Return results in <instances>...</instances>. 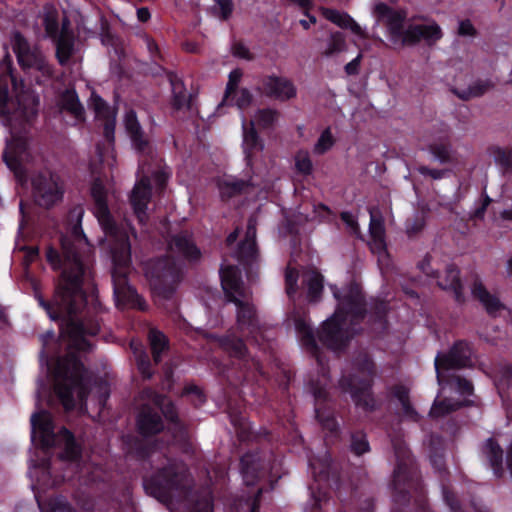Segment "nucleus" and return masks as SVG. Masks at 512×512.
I'll return each instance as SVG.
<instances>
[{
  "mask_svg": "<svg viewBox=\"0 0 512 512\" xmlns=\"http://www.w3.org/2000/svg\"><path fill=\"white\" fill-rule=\"evenodd\" d=\"M43 24L47 35L51 39L54 40L60 35L58 19L55 16L51 14L46 15Z\"/></svg>",
  "mask_w": 512,
  "mask_h": 512,
  "instance_id": "0e129e2a",
  "label": "nucleus"
},
{
  "mask_svg": "<svg viewBox=\"0 0 512 512\" xmlns=\"http://www.w3.org/2000/svg\"><path fill=\"white\" fill-rule=\"evenodd\" d=\"M145 275L153 292L170 300L183 277L182 267L171 255L150 259L145 265Z\"/></svg>",
  "mask_w": 512,
  "mask_h": 512,
  "instance_id": "9d476101",
  "label": "nucleus"
},
{
  "mask_svg": "<svg viewBox=\"0 0 512 512\" xmlns=\"http://www.w3.org/2000/svg\"><path fill=\"white\" fill-rule=\"evenodd\" d=\"M219 274L221 286L228 302H231L233 297L244 296L243 281L240 271L236 266H223L221 267Z\"/></svg>",
  "mask_w": 512,
  "mask_h": 512,
  "instance_id": "a878e982",
  "label": "nucleus"
},
{
  "mask_svg": "<svg viewBox=\"0 0 512 512\" xmlns=\"http://www.w3.org/2000/svg\"><path fill=\"white\" fill-rule=\"evenodd\" d=\"M293 4L298 5L302 10L303 14L308 17L309 20H300V25L305 29L308 30L310 28V24H315L317 19L313 14H310V10L313 7V3L311 0H289Z\"/></svg>",
  "mask_w": 512,
  "mask_h": 512,
  "instance_id": "6e6d98bb",
  "label": "nucleus"
},
{
  "mask_svg": "<svg viewBox=\"0 0 512 512\" xmlns=\"http://www.w3.org/2000/svg\"><path fill=\"white\" fill-rule=\"evenodd\" d=\"M136 365L144 380H149L152 378L154 371L152 369L150 358L146 352L143 351L137 356Z\"/></svg>",
  "mask_w": 512,
  "mask_h": 512,
  "instance_id": "864d4df0",
  "label": "nucleus"
},
{
  "mask_svg": "<svg viewBox=\"0 0 512 512\" xmlns=\"http://www.w3.org/2000/svg\"><path fill=\"white\" fill-rule=\"evenodd\" d=\"M231 303L237 307L238 330L246 335L247 341L263 352L272 350L276 337L275 328L260 323L256 307L252 303L239 297H233Z\"/></svg>",
  "mask_w": 512,
  "mask_h": 512,
  "instance_id": "9b49d317",
  "label": "nucleus"
},
{
  "mask_svg": "<svg viewBox=\"0 0 512 512\" xmlns=\"http://www.w3.org/2000/svg\"><path fill=\"white\" fill-rule=\"evenodd\" d=\"M427 151L433 156L434 160L441 164H451L455 162V150L449 137H443L433 141L427 146Z\"/></svg>",
  "mask_w": 512,
  "mask_h": 512,
  "instance_id": "f704fd0d",
  "label": "nucleus"
},
{
  "mask_svg": "<svg viewBox=\"0 0 512 512\" xmlns=\"http://www.w3.org/2000/svg\"><path fill=\"white\" fill-rule=\"evenodd\" d=\"M165 430L159 411L149 404H143L136 416V431L143 438H152Z\"/></svg>",
  "mask_w": 512,
  "mask_h": 512,
  "instance_id": "a211bd4d",
  "label": "nucleus"
},
{
  "mask_svg": "<svg viewBox=\"0 0 512 512\" xmlns=\"http://www.w3.org/2000/svg\"><path fill=\"white\" fill-rule=\"evenodd\" d=\"M240 470L247 485L254 484L264 472L257 453L247 452L240 458Z\"/></svg>",
  "mask_w": 512,
  "mask_h": 512,
  "instance_id": "473e14b6",
  "label": "nucleus"
},
{
  "mask_svg": "<svg viewBox=\"0 0 512 512\" xmlns=\"http://www.w3.org/2000/svg\"><path fill=\"white\" fill-rule=\"evenodd\" d=\"M235 101V105L239 109H245L249 107L253 101V95L247 88H242L240 90H236V93L233 94L227 103Z\"/></svg>",
  "mask_w": 512,
  "mask_h": 512,
  "instance_id": "4d7b16f0",
  "label": "nucleus"
},
{
  "mask_svg": "<svg viewBox=\"0 0 512 512\" xmlns=\"http://www.w3.org/2000/svg\"><path fill=\"white\" fill-rule=\"evenodd\" d=\"M168 249L177 253L191 264L199 262L202 257L201 250L197 247L193 239L185 233H178L171 236L168 242Z\"/></svg>",
  "mask_w": 512,
  "mask_h": 512,
  "instance_id": "5701e85b",
  "label": "nucleus"
},
{
  "mask_svg": "<svg viewBox=\"0 0 512 512\" xmlns=\"http://www.w3.org/2000/svg\"><path fill=\"white\" fill-rule=\"evenodd\" d=\"M47 512H76V510L68 502L54 499L50 502V509Z\"/></svg>",
  "mask_w": 512,
  "mask_h": 512,
  "instance_id": "774afa93",
  "label": "nucleus"
},
{
  "mask_svg": "<svg viewBox=\"0 0 512 512\" xmlns=\"http://www.w3.org/2000/svg\"><path fill=\"white\" fill-rule=\"evenodd\" d=\"M295 167H296V170L302 174V175H310L312 173V170H313V165H312V161L311 159L309 158L308 155H304V156H296L295 158Z\"/></svg>",
  "mask_w": 512,
  "mask_h": 512,
  "instance_id": "69168bd1",
  "label": "nucleus"
},
{
  "mask_svg": "<svg viewBox=\"0 0 512 512\" xmlns=\"http://www.w3.org/2000/svg\"><path fill=\"white\" fill-rule=\"evenodd\" d=\"M90 194L94 202V214L105 235L110 239L113 263L111 278L116 306L120 309L146 311L148 309L146 300L128 282L132 263L128 232L112 216L108 206L107 190L100 179L92 182Z\"/></svg>",
  "mask_w": 512,
  "mask_h": 512,
  "instance_id": "f03ea898",
  "label": "nucleus"
},
{
  "mask_svg": "<svg viewBox=\"0 0 512 512\" xmlns=\"http://www.w3.org/2000/svg\"><path fill=\"white\" fill-rule=\"evenodd\" d=\"M264 149L263 140L259 137L254 127V122H250V127L243 125V150L247 166L252 167L255 154Z\"/></svg>",
  "mask_w": 512,
  "mask_h": 512,
  "instance_id": "7c9ffc66",
  "label": "nucleus"
},
{
  "mask_svg": "<svg viewBox=\"0 0 512 512\" xmlns=\"http://www.w3.org/2000/svg\"><path fill=\"white\" fill-rule=\"evenodd\" d=\"M295 329L300 336L302 345L312 354L313 357L320 363V347L317 344L314 331L309 322L303 317L295 319Z\"/></svg>",
  "mask_w": 512,
  "mask_h": 512,
  "instance_id": "2f4dec72",
  "label": "nucleus"
},
{
  "mask_svg": "<svg viewBox=\"0 0 512 512\" xmlns=\"http://www.w3.org/2000/svg\"><path fill=\"white\" fill-rule=\"evenodd\" d=\"M420 29V25H411L407 29L403 28L399 41H401L404 46H414L418 44L423 37Z\"/></svg>",
  "mask_w": 512,
  "mask_h": 512,
  "instance_id": "3c124183",
  "label": "nucleus"
},
{
  "mask_svg": "<svg viewBox=\"0 0 512 512\" xmlns=\"http://www.w3.org/2000/svg\"><path fill=\"white\" fill-rule=\"evenodd\" d=\"M423 34L422 39L426 40L429 44L439 41L443 37V32L437 23L430 25H420Z\"/></svg>",
  "mask_w": 512,
  "mask_h": 512,
  "instance_id": "13d9d810",
  "label": "nucleus"
},
{
  "mask_svg": "<svg viewBox=\"0 0 512 512\" xmlns=\"http://www.w3.org/2000/svg\"><path fill=\"white\" fill-rule=\"evenodd\" d=\"M350 451L356 455L361 456L370 451V444L367 434L363 430L352 431L350 434Z\"/></svg>",
  "mask_w": 512,
  "mask_h": 512,
  "instance_id": "c03bdc74",
  "label": "nucleus"
},
{
  "mask_svg": "<svg viewBox=\"0 0 512 512\" xmlns=\"http://www.w3.org/2000/svg\"><path fill=\"white\" fill-rule=\"evenodd\" d=\"M494 87V83L491 80H477L472 83L466 91L458 94L462 100H469L470 98H476L483 96L487 91Z\"/></svg>",
  "mask_w": 512,
  "mask_h": 512,
  "instance_id": "a18cd8bd",
  "label": "nucleus"
},
{
  "mask_svg": "<svg viewBox=\"0 0 512 512\" xmlns=\"http://www.w3.org/2000/svg\"><path fill=\"white\" fill-rule=\"evenodd\" d=\"M472 355V344L466 340H457L447 352H438L434 361L438 383L449 385L463 396L472 395L474 386L470 380L459 375L446 374L451 370L472 367Z\"/></svg>",
  "mask_w": 512,
  "mask_h": 512,
  "instance_id": "423d86ee",
  "label": "nucleus"
},
{
  "mask_svg": "<svg viewBox=\"0 0 512 512\" xmlns=\"http://www.w3.org/2000/svg\"><path fill=\"white\" fill-rule=\"evenodd\" d=\"M152 184L148 176L143 175L139 178L129 194V203L133 209L134 215L141 225L148 222V204L152 199Z\"/></svg>",
  "mask_w": 512,
  "mask_h": 512,
  "instance_id": "dca6fc26",
  "label": "nucleus"
},
{
  "mask_svg": "<svg viewBox=\"0 0 512 512\" xmlns=\"http://www.w3.org/2000/svg\"><path fill=\"white\" fill-rule=\"evenodd\" d=\"M325 18L342 29H350L353 33L360 35L362 30L356 21L346 12L327 8L323 12Z\"/></svg>",
  "mask_w": 512,
  "mask_h": 512,
  "instance_id": "79ce46f5",
  "label": "nucleus"
},
{
  "mask_svg": "<svg viewBox=\"0 0 512 512\" xmlns=\"http://www.w3.org/2000/svg\"><path fill=\"white\" fill-rule=\"evenodd\" d=\"M429 458L432 467L439 475L444 502L449 507L451 512H465V510L460 505V502L458 501L455 493L447 485V482L449 481V471L446 466L443 450L432 448L430 450Z\"/></svg>",
  "mask_w": 512,
  "mask_h": 512,
  "instance_id": "4468645a",
  "label": "nucleus"
},
{
  "mask_svg": "<svg viewBox=\"0 0 512 512\" xmlns=\"http://www.w3.org/2000/svg\"><path fill=\"white\" fill-rule=\"evenodd\" d=\"M369 233L376 246L385 249V227L382 219H376L374 216H371Z\"/></svg>",
  "mask_w": 512,
  "mask_h": 512,
  "instance_id": "49530a36",
  "label": "nucleus"
},
{
  "mask_svg": "<svg viewBox=\"0 0 512 512\" xmlns=\"http://www.w3.org/2000/svg\"><path fill=\"white\" fill-rule=\"evenodd\" d=\"M391 444L396 458L391 512H432L419 468L406 442L397 435L391 438Z\"/></svg>",
  "mask_w": 512,
  "mask_h": 512,
  "instance_id": "20e7f679",
  "label": "nucleus"
},
{
  "mask_svg": "<svg viewBox=\"0 0 512 512\" xmlns=\"http://www.w3.org/2000/svg\"><path fill=\"white\" fill-rule=\"evenodd\" d=\"M355 366L363 376L343 375L339 380V386L344 392L350 393L357 407L365 412H374L381 407V403L372 392L375 363L369 355L363 354L355 359Z\"/></svg>",
  "mask_w": 512,
  "mask_h": 512,
  "instance_id": "0eeeda50",
  "label": "nucleus"
},
{
  "mask_svg": "<svg viewBox=\"0 0 512 512\" xmlns=\"http://www.w3.org/2000/svg\"><path fill=\"white\" fill-rule=\"evenodd\" d=\"M259 90L264 96L281 102L289 101L297 95V89L290 79L275 74L263 76Z\"/></svg>",
  "mask_w": 512,
  "mask_h": 512,
  "instance_id": "2eb2a0df",
  "label": "nucleus"
},
{
  "mask_svg": "<svg viewBox=\"0 0 512 512\" xmlns=\"http://www.w3.org/2000/svg\"><path fill=\"white\" fill-rule=\"evenodd\" d=\"M472 405V401L470 400H452L449 398H445L443 400L437 401L435 400L430 411L429 416L431 418H440L445 415L450 414L451 412L457 411L462 407H468Z\"/></svg>",
  "mask_w": 512,
  "mask_h": 512,
  "instance_id": "a19ab883",
  "label": "nucleus"
},
{
  "mask_svg": "<svg viewBox=\"0 0 512 512\" xmlns=\"http://www.w3.org/2000/svg\"><path fill=\"white\" fill-rule=\"evenodd\" d=\"M471 294L474 299L481 303L490 316H495L499 311L505 308L500 299L496 295L491 294L480 279H476L473 282Z\"/></svg>",
  "mask_w": 512,
  "mask_h": 512,
  "instance_id": "c85d7f7f",
  "label": "nucleus"
},
{
  "mask_svg": "<svg viewBox=\"0 0 512 512\" xmlns=\"http://www.w3.org/2000/svg\"><path fill=\"white\" fill-rule=\"evenodd\" d=\"M338 306L334 314L323 322L318 331V339L326 348L340 352L345 350L354 336L352 329L345 327L350 320L352 325L361 323L367 314L365 297L361 287L350 282L343 290L330 285Z\"/></svg>",
  "mask_w": 512,
  "mask_h": 512,
  "instance_id": "7ed1b4c3",
  "label": "nucleus"
},
{
  "mask_svg": "<svg viewBox=\"0 0 512 512\" xmlns=\"http://www.w3.org/2000/svg\"><path fill=\"white\" fill-rule=\"evenodd\" d=\"M38 101L34 102L32 107H24L20 102L19 106V114L24 123L30 124L36 118L38 110H37Z\"/></svg>",
  "mask_w": 512,
  "mask_h": 512,
  "instance_id": "338daca9",
  "label": "nucleus"
},
{
  "mask_svg": "<svg viewBox=\"0 0 512 512\" xmlns=\"http://www.w3.org/2000/svg\"><path fill=\"white\" fill-rule=\"evenodd\" d=\"M157 460L159 466L142 478L145 493L162 503L170 502L174 496H188L193 478L187 465L165 454H159Z\"/></svg>",
  "mask_w": 512,
  "mask_h": 512,
  "instance_id": "39448f33",
  "label": "nucleus"
},
{
  "mask_svg": "<svg viewBox=\"0 0 512 512\" xmlns=\"http://www.w3.org/2000/svg\"><path fill=\"white\" fill-rule=\"evenodd\" d=\"M298 271L295 268L287 267L285 271V289L287 295L292 298L298 289Z\"/></svg>",
  "mask_w": 512,
  "mask_h": 512,
  "instance_id": "bf43d9fd",
  "label": "nucleus"
},
{
  "mask_svg": "<svg viewBox=\"0 0 512 512\" xmlns=\"http://www.w3.org/2000/svg\"><path fill=\"white\" fill-rule=\"evenodd\" d=\"M32 195L35 204L49 209L63 198V189L53 174L38 172L31 179Z\"/></svg>",
  "mask_w": 512,
  "mask_h": 512,
  "instance_id": "ddd939ff",
  "label": "nucleus"
},
{
  "mask_svg": "<svg viewBox=\"0 0 512 512\" xmlns=\"http://www.w3.org/2000/svg\"><path fill=\"white\" fill-rule=\"evenodd\" d=\"M495 163L501 168L504 174L512 171V150L495 147L493 149Z\"/></svg>",
  "mask_w": 512,
  "mask_h": 512,
  "instance_id": "8fccbe9b",
  "label": "nucleus"
},
{
  "mask_svg": "<svg viewBox=\"0 0 512 512\" xmlns=\"http://www.w3.org/2000/svg\"><path fill=\"white\" fill-rule=\"evenodd\" d=\"M346 46L345 39L340 33H334L328 43V47L324 52L325 56H332L335 53L341 52Z\"/></svg>",
  "mask_w": 512,
  "mask_h": 512,
  "instance_id": "e2e57ef3",
  "label": "nucleus"
},
{
  "mask_svg": "<svg viewBox=\"0 0 512 512\" xmlns=\"http://www.w3.org/2000/svg\"><path fill=\"white\" fill-rule=\"evenodd\" d=\"M496 386L498 389L512 388V364H506L499 368Z\"/></svg>",
  "mask_w": 512,
  "mask_h": 512,
  "instance_id": "052dcab7",
  "label": "nucleus"
},
{
  "mask_svg": "<svg viewBox=\"0 0 512 512\" xmlns=\"http://www.w3.org/2000/svg\"><path fill=\"white\" fill-rule=\"evenodd\" d=\"M56 42V58L61 66H65L74 52V35L64 26L60 35L54 39Z\"/></svg>",
  "mask_w": 512,
  "mask_h": 512,
  "instance_id": "e433bc0d",
  "label": "nucleus"
},
{
  "mask_svg": "<svg viewBox=\"0 0 512 512\" xmlns=\"http://www.w3.org/2000/svg\"><path fill=\"white\" fill-rule=\"evenodd\" d=\"M124 126L128 134L131 144L137 153L148 155L151 153V143L145 136V133L138 121L137 114L134 110H129L125 114Z\"/></svg>",
  "mask_w": 512,
  "mask_h": 512,
  "instance_id": "4be33fe9",
  "label": "nucleus"
},
{
  "mask_svg": "<svg viewBox=\"0 0 512 512\" xmlns=\"http://www.w3.org/2000/svg\"><path fill=\"white\" fill-rule=\"evenodd\" d=\"M324 278L320 272L315 269L308 270L302 275V285L307 290V299L309 302L320 300L324 288Z\"/></svg>",
  "mask_w": 512,
  "mask_h": 512,
  "instance_id": "c9c22d12",
  "label": "nucleus"
},
{
  "mask_svg": "<svg viewBox=\"0 0 512 512\" xmlns=\"http://www.w3.org/2000/svg\"><path fill=\"white\" fill-rule=\"evenodd\" d=\"M217 342L230 358L231 367L227 372L231 373L235 381H252L258 376H264L261 362L250 356L242 338L234 333H227L217 337Z\"/></svg>",
  "mask_w": 512,
  "mask_h": 512,
  "instance_id": "1a4fd4ad",
  "label": "nucleus"
},
{
  "mask_svg": "<svg viewBox=\"0 0 512 512\" xmlns=\"http://www.w3.org/2000/svg\"><path fill=\"white\" fill-rule=\"evenodd\" d=\"M217 7L214 8V13L223 21H227L234 10L232 0H214Z\"/></svg>",
  "mask_w": 512,
  "mask_h": 512,
  "instance_id": "680f3d73",
  "label": "nucleus"
},
{
  "mask_svg": "<svg viewBox=\"0 0 512 512\" xmlns=\"http://www.w3.org/2000/svg\"><path fill=\"white\" fill-rule=\"evenodd\" d=\"M480 452L491 468L493 475L497 479H502L505 476L504 451L498 441L494 437L486 439L481 444Z\"/></svg>",
  "mask_w": 512,
  "mask_h": 512,
  "instance_id": "393cba45",
  "label": "nucleus"
},
{
  "mask_svg": "<svg viewBox=\"0 0 512 512\" xmlns=\"http://www.w3.org/2000/svg\"><path fill=\"white\" fill-rule=\"evenodd\" d=\"M335 144V138L332 135L330 127L324 129L318 138L315 146L314 152L316 154L322 155L329 151Z\"/></svg>",
  "mask_w": 512,
  "mask_h": 512,
  "instance_id": "603ef678",
  "label": "nucleus"
},
{
  "mask_svg": "<svg viewBox=\"0 0 512 512\" xmlns=\"http://www.w3.org/2000/svg\"><path fill=\"white\" fill-rule=\"evenodd\" d=\"M471 294L474 299L481 303L490 316H495L499 311L505 308L500 299L496 295L491 294L480 279H476L473 282Z\"/></svg>",
  "mask_w": 512,
  "mask_h": 512,
  "instance_id": "cd10ccee",
  "label": "nucleus"
},
{
  "mask_svg": "<svg viewBox=\"0 0 512 512\" xmlns=\"http://www.w3.org/2000/svg\"><path fill=\"white\" fill-rule=\"evenodd\" d=\"M315 399V417L324 430L331 434H338L339 424L335 416V410L332 402L328 397V393L323 388L314 390Z\"/></svg>",
  "mask_w": 512,
  "mask_h": 512,
  "instance_id": "6ab92c4d",
  "label": "nucleus"
},
{
  "mask_svg": "<svg viewBox=\"0 0 512 512\" xmlns=\"http://www.w3.org/2000/svg\"><path fill=\"white\" fill-rule=\"evenodd\" d=\"M368 313L371 321L384 326L387 323L388 303L384 300H376L370 306Z\"/></svg>",
  "mask_w": 512,
  "mask_h": 512,
  "instance_id": "de8ad7c7",
  "label": "nucleus"
},
{
  "mask_svg": "<svg viewBox=\"0 0 512 512\" xmlns=\"http://www.w3.org/2000/svg\"><path fill=\"white\" fill-rule=\"evenodd\" d=\"M373 14L377 21L385 24L391 41L397 43L407 19L406 11L396 10L384 2H378L373 8Z\"/></svg>",
  "mask_w": 512,
  "mask_h": 512,
  "instance_id": "f3484780",
  "label": "nucleus"
},
{
  "mask_svg": "<svg viewBox=\"0 0 512 512\" xmlns=\"http://www.w3.org/2000/svg\"><path fill=\"white\" fill-rule=\"evenodd\" d=\"M12 49L22 68H30L33 66L36 60L35 54L31 51L30 44L26 38L18 31L13 34Z\"/></svg>",
  "mask_w": 512,
  "mask_h": 512,
  "instance_id": "72a5a7b5",
  "label": "nucleus"
},
{
  "mask_svg": "<svg viewBox=\"0 0 512 512\" xmlns=\"http://www.w3.org/2000/svg\"><path fill=\"white\" fill-rule=\"evenodd\" d=\"M148 341L155 364L162 361V354L169 349V339L156 328H151L148 333Z\"/></svg>",
  "mask_w": 512,
  "mask_h": 512,
  "instance_id": "ea45409f",
  "label": "nucleus"
},
{
  "mask_svg": "<svg viewBox=\"0 0 512 512\" xmlns=\"http://www.w3.org/2000/svg\"><path fill=\"white\" fill-rule=\"evenodd\" d=\"M59 106L61 110L73 115L76 120L83 121L85 119V109L75 89H66L60 94Z\"/></svg>",
  "mask_w": 512,
  "mask_h": 512,
  "instance_id": "4c0bfd02",
  "label": "nucleus"
},
{
  "mask_svg": "<svg viewBox=\"0 0 512 512\" xmlns=\"http://www.w3.org/2000/svg\"><path fill=\"white\" fill-rule=\"evenodd\" d=\"M437 279L438 287L445 291H451L455 302L458 304H464L466 302L463 284L460 278V270L455 264L447 265L444 277L439 275Z\"/></svg>",
  "mask_w": 512,
  "mask_h": 512,
  "instance_id": "bb28decb",
  "label": "nucleus"
},
{
  "mask_svg": "<svg viewBox=\"0 0 512 512\" xmlns=\"http://www.w3.org/2000/svg\"><path fill=\"white\" fill-rule=\"evenodd\" d=\"M166 78L171 86V107L175 111L191 108L192 95L187 92L184 81L178 74L171 70H164Z\"/></svg>",
  "mask_w": 512,
  "mask_h": 512,
  "instance_id": "b1692460",
  "label": "nucleus"
},
{
  "mask_svg": "<svg viewBox=\"0 0 512 512\" xmlns=\"http://www.w3.org/2000/svg\"><path fill=\"white\" fill-rule=\"evenodd\" d=\"M26 153L27 144L20 139L10 143L3 152V161L21 184L28 179L27 170L23 164Z\"/></svg>",
  "mask_w": 512,
  "mask_h": 512,
  "instance_id": "aec40b11",
  "label": "nucleus"
},
{
  "mask_svg": "<svg viewBox=\"0 0 512 512\" xmlns=\"http://www.w3.org/2000/svg\"><path fill=\"white\" fill-rule=\"evenodd\" d=\"M148 438L127 436L124 440L127 454L142 462H152L155 453V444L147 441Z\"/></svg>",
  "mask_w": 512,
  "mask_h": 512,
  "instance_id": "c756f323",
  "label": "nucleus"
},
{
  "mask_svg": "<svg viewBox=\"0 0 512 512\" xmlns=\"http://www.w3.org/2000/svg\"><path fill=\"white\" fill-rule=\"evenodd\" d=\"M279 117V112L275 109L264 108L259 109L256 113L255 120L260 129L272 128Z\"/></svg>",
  "mask_w": 512,
  "mask_h": 512,
  "instance_id": "09e8293b",
  "label": "nucleus"
},
{
  "mask_svg": "<svg viewBox=\"0 0 512 512\" xmlns=\"http://www.w3.org/2000/svg\"><path fill=\"white\" fill-rule=\"evenodd\" d=\"M31 438H38L42 449H50L55 446L57 434L52 415L47 410H41L31 416ZM58 435L64 440L63 458L69 461H79L82 457V446L77 442L74 434L65 426L61 427Z\"/></svg>",
  "mask_w": 512,
  "mask_h": 512,
  "instance_id": "6e6552de",
  "label": "nucleus"
},
{
  "mask_svg": "<svg viewBox=\"0 0 512 512\" xmlns=\"http://www.w3.org/2000/svg\"><path fill=\"white\" fill-rule=\"evenodd\" d=\"M82 205L71 207L66 216L68 233L60 237L61 253L49 246L46 259L53 269H61L51 300L36 295L38 304L49 318L59 324L60 335L69 340V351L63 356L47 359L48 370L54 379V391L66 411L75 408L74 394L87 397V369L77 352H89L92 343L86 336H96L101 327L103 307L97 297L90 299L83 285L88 274L86 253L88 239L82 229Z\"/></svg>",
  "mask_w": 512,
  "mask_h": 512,
  "instance_id": "f257e3e1",
  "label": "nucleus"
},
{
  "mask_svg": "<svg viewBox=\"0 0 512 512\" xmlns=\"http://www.w3.org/2000/svg\"><path fill=\"white\" fill-rule=\"evenodd\" d=\"M251 186V180L243 179L224 180L218 183L222 201H228L233 197L243 194Z\"/></svg>",
  "mask_w": 512,
  "mask_h": 512,
  "instance_id": "58836bf2",
  "label": "nucleus"
},
{
  "mask_svg": "<svg viewBox=\"0 0 512 512\" xmlns=\"http://www.w3.org/2000/svg\"><path fill=\"white\" fill-rule=\"evenodd\" d=\"M242 75H243V72L239 68L233 69L229 73L228 83L226 85L225 94H224V101H228L230 99V97L236 93V90H238V85L241 81Z\"/></svg>",
  "mask_w": 512,
  "mask_h": 512,
  "instance_id": "5fc2aeb1",
  "label": "nucleus"
},
{
  "mask_svg": "<svg viewBox=\"0 0 512 512\" xmlns=\"http://www.w3.org/2000/svg\"><path fill=\"white\" fill-rule=\"evenodd\" d=\"M154 404L160 415L168 422L167 431L172 436L173 443L178 445L185 453L191 449L186 427L180 421L175 404L164 395H156Z\"/></svg>",
  "mask_w": 512,
  "mask_h": 512,
  "instance_id": "f8f14e48",
  "label": "nucleus"
},
{
  "mask_svg": "<svg viewBox=\"0 0 512 512\" xmlns=\"http://www.w3.org/2000/svg\"><path fill=\"white\" fill-rule=\"evenodd\" d=\"M91 105L98 120L103 121V136L112 144L115 141L116 111L98 94L92 93Z\"/></svg>",
  "mask_w": 512,
  "mask_h": 512,
  "instance_id": "412c9836",
  "label": "nucleus"
},
{
  "mask_svg": "<svg viewBox=\"0 0 512 512\" xmlns=\"http://www.w3.org/2000/svg\"><path fill=\"white\" fill-rule=\"evenodd\" d=\"M238 260L243 265H251L257 260L258 248L256 241H241L237 249Z\"/></svg>",
  "mask_w": 512,
  "mask_h": 512,
  "instance_id": "37998d69",
  "label": "nucleus"
}]
</instances>
